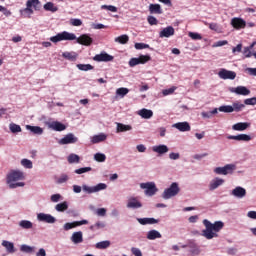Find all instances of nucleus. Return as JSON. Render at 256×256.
Instances as JSON below:
<instances>
[{"label": "nucleus", "instance_id": "1", "mask_svg": "<svg viewBox=\"0 0 256 256\" xmlns=\"http://www.w3.org/2000/svg\"><path fill=\"white\" fill-rule=\"evenodd\" d=\"M77 41L79 45H85L86 47H89V45H92L93 38H91L87 34L81 35L79 38L73 33L63 31L61 33H58L56 36L50 37V41L52 43H59L60 41Z\"/></svg>", "mask_w": 256, "mask_h": 256}, {"label": "nucleus", "instance_id": "2", "mask_svg": "<svg viewBox=\"0 0 256 256\" xmlns=\"http://www.w3.org/2000/svg\"><path fill=\"white\" fill-rule=\"evenodd\" d=\"M203 225L206 228L202 231L203 237L207 239H213L214 237H218L217 233L225 227V224L222 221H216L214 224L211 221L204 219Z\"/></svg>", "mask_w": 256, "mask_h": 256}, {"label": "nucleus", "instance_id": "3", "mask_svg": "<svg viewBox=\"0 0 256 256\" xmlns=\"http://www.w3.org/2000/svg\"><path fill=\"white\" fill-rule=\"evenodd\" d=\"M25 179V174L21 172L20 170H12L7 175V183L9 185L10 189H17V187H25L24 182H17L15 181H23Z\"/></svg>", "mask_w": 256, "mask_h": 256}, {"label": "nucleus", "instance_id": "4", "mask_svg": "<svg viewBox=\"0 0 256 256\" xmlns=\"http://www.w3.org/2000/svg\"><path fill=\"white\" fill-rule=\"evenodd\" d=\"M43 4L39 0H28L26 2V8L20 10V15L24 18L31 19V15L35 11H41Z\"/></svg>", "mask_w": 256, "mask_h": 256}, {"label": "nucleus", "instance_id": "5", "mask_svg": "<svg viewBox=\"0 0 256 256\" xmlns=\"http://www.w3.org/2000/svg\"><path fill=\"white\" fill-rule=\"evenodd\" d=\"M181 191V188H179V184L177 182H173L169 188H166L164 192L162 193L163 199H171L173 197H177Z\"/></svg>", "mask_w": 256, "mask_h": 256}, {"label": "nucleus", "instance_id": "6", "mask_svg": "<svg viewBox=\"0 0 256 256\" xmlns=\"http://www.w3.org/2000/svg\"><path fill=\"white\" fill-rule=\"evenodd\" d=\"M141 189H145V195L153 197L157 193V186L153 182L141 183Z\"/></svg>", "mask_w": 256, "mask_h": 256}, {"label": "nucleus", "instance_id": "7", "mask_svg": "<svg viewBox=\"0 0 256 256\" xmlns=\"http://www.w3.org/2000/svg\"><path fill=\"white\" fill-rule=\"evenodd\" d=\"M82 189H83V191H85V193H88V194L97 193L99 191H103V190L107 189V184L99 183L98 185H96L94 187L83 185Z\"/></svg>", "mask_w": 256, "mask_h": 256}, {"label": "nucleus", "instance_id": "8", "mask_svg": "<svg viewBox=\"0 0 256 256\" xmlns=\"http://www.w3.org/2000/svg\"><path fill=\"white\" fill-rule=\"evenodd\" d=\"M77 141H79V138H77L75 134L69 133L60 139L58 143L59 145H72L77 143Z\"/></svg>", "mask_w": 256, "mask_h": 256}, {"label": "nucleus", "instance_id": "9", "mask_svg": "<svg viewBox=\"0 0 256 256\" xmlns=\"http://www.w3.org/2000/svg\"><path fill=\"white\" fill-rule=\"evenodd\" d=\"M218 77L220 79H224V80L230 79L231 81H233V79H235L237 77V73H235V71H231V70L222 68L218 72Z\"/></svg>", "mask_w": 256, "mask_h": 256}, {"label": "nucleus", "instance_id": "10", "mask_svg": "<svg viewBox=\"0 0 256 256\" xmlns=\"http://www.w3.org/2000/svg\"><path fill=\"white\" fill-rule=\"evenodd\" d=\"M113 59L114 57L109 55L107 52H101L100 54H96L93 58V60L97 61L98 63H109L110 61H113Z\"/></svg>", "mask_w": 256, "mask_h": 256}, {"label": "nucleus", "instance_id": "11", "mask_svg": "<svg viewBox=\"0 0 256 256\" xmlns=\"http://www.w3.org/2000/svg\"><path fill=\"white\" fill-rule=\"evenodd\" d=\"M231 25L234 29L239 31L240 29H245L247 27V22L243 18H232Z\"/></svg>", "mask_w": 256, "mask_h": 256}, {"label": "nucleus", "instance_id": "12", "mask_svg": "<svg viewBox=\"0 0 256 256\" xmlns=\"http://www.w3.org/2000/svg\"><path fill=\"white\" fill-rule=\"evenodd\" d=\"M231 93H236V95H243L244 97L247 95H251V90H249L245 86H237L236 88H230Z\"/></svg>", "mask_w": 256, "mask_h": 256}, {"label": "nucleus", "instance_id": "13", "mask_svg": "<svg viewBox=\"0 0 256 256\" xmlns=\"http://www.w3.org/2000/svg\"><path fill=\"white\" fill-rule=\"evenodd\" d=\"M89 221L87 220H81V221H75V222H67L64 224V230L69 231L70 229H75V227H81V225H87Z\"/></svg>", "mask_w": 256, "mask_h": 256}, {"label": "nucleus", "instance_id": "14", "mask_svg": "<svg viewBox=\"0 0 256 256\" xmlns=\"http://www.w3.org/2000/svg\"><path fill=\"white\" fill-rule=\"evenodd\" d=\"M37 219L38 221H42L43 223H55V221H57V219H55V217H53L51 214H45V213H39L37 215Z\"/></svg>", "mask_w": 256, "mask_h": 256}, {"label": "nucleus", "instance_id": "15", "mask_svg": "<svg viewBox=\"0 0 256 256\" xmlns=\"http://www.w3.org/2000/svg\"><path fill=\"white\" fill-rule=\"evenodd\" d=\"M186 247H189L192 255H199V253H201L199 246H197V243H195L193 240H190L188 244L182 246L183 249H186Z\"/></svg>", "mask_w": 256, "mask_h": 256}, {"label": "nucleus", "instance_id": "16", "mask_svg": "<svg viewBox=\"0 0 256 256\" xmlns=\"http://www.w3.org/2000/svg\"><path fill=\"white\" fill-rule=\"evenodd\" d=\"M173 127L182 133H185V131H191V125H189V122H178L173 124Z\"/></svg>", "mask_w": 256, "mask_h": 256}, {"label": "nucleus", "instance_id": "17", "mask_svg": "<svg viewBox=\"0 0 256 256\" xmlns=\"http://www.w3.org/2000/svg\"><path fill=\"white\" fill-rule=\"evenodd\" d=\"M127 207L128 209H141L143 204L137 198L133 197L128 200Z\"/></svg>", "mask_w": 256, "mask_h": 256}, {"label": "nucleus", "instance_id": "18", "mask_svg": "<svg viewBox=\"0 0 256 256\" xmlns=\"http://www.w3.org/2000/svg\"><path fill=\"white\" fill-rule=\"evenodd\" d=\"M173 35H175V28H173L172 26H168V27L164 28L159 33V37H161V38H163V37L169 38Z\"/></svg>", "mask_w": 256, "mask_h": 256}, {"label": "nucleus", "instance_id": "19", "mask_svg": "<svg viewBox=\"0 0 256 256\" xmlns=\"http://www.w3.org/2000/svg\"><path fill=\"white\" fill-rule=\"evenodd\" d=\"M232 195H234V197H237L238 199H243V197L247 195V190H245V188L241 186H238L232 190Z\"/></svg>", "mask_w": 256, "mask_h": 256}, {"label": "nucleus", "instance_id": "20", "mask_svg": "<svg viewBox=\"0 0 256 256\" xmlns=\"http://www.w3.org/2000/svg\"><path fill=\"white\" fill-rule=\"evenodd\" d=\"M152 151L154 153H158V155H165V153H169V147L165 144H161L158 146H153Z\"/></svg>", "mask_w": 256, "mask_h": 256}, {"label": "nucleus", "instance_id": "21", "mask_svg": "<svg viewBox=\"0 0 256 256\" xmlns=\"http://www.w3.org/2000/svg\"><path fill=\"white\" fill-rule=\"evenodd\" d=\"M227 139L233 140V141H251V136L247 134H239L236 136L228 135Z\"/></svg>", "mask_w": 256, "mask_h": 256}, {"label": "nucleus", "instance_id": "22", "mask_svg": "<svg viewBox=\"0 0 256 256\" xmlns=\"http://www.w3.org/2000/svg\"><path fill=\"white\" fill-rule=\"evenodd\" d=\"M49 128L53 129V131H65V129H67V126L59 121H53L49 124Z\"/></svg>", "mask_w": 256, "mask_h": 256}, {"label": "nucleus", "instance_id": "23", "mask_svg": "<svg viewBox=\"0 0 256 256\" xmlns=\"http://www.w3.org/2000/svg\"><path fill=\"white\" fill-rule=\"evenodd\" d=\"M223 183H225L224 179L221 178H215L214 180H212L209 184V190L210 191H215V189H217L218 187H221V185H223Z\"/></svg>", "mask_w": 256, "mask_h": 256}, {"label": "nucleus", "instance_id": "24", "mask_svg": "<svg viewBox=\"0 0 256 256\" xmlns=\"http://www.w3.org/2000/svg\"><path fill=\"white\" fill-rule=\"evenodd\" d=\"M149 12L152 15H161L163 13V9H161V5H159V4H150Z\"/></svg>", "mask_w": 256, "mask_h": 256}, {"label": "nucleus", "instance_id": "25", "mask_svg": "<svg viewBox=\"0 0 256 256\" xmlns=\"http://www.w3.org/2000/svg\"><path fill=\"white\" fill-rule=\"evenodd\" d=\"M138 223L140 225H155V223H159V220L155 218H138Z\"/></svg>", "mask_w": 256, "mask_h": 256}, {"label": "nucleus", "instance_id": "26", "mask_svg": "<svg viewBox=\"0 0 256 256\" xmlns=\"http://www.w3.org/2000/svg\"><path fill=\"white\" fill-rule=\"evenodd\" d=\"M2 247H5L7 253H11V254L15 253V244H13V242L3 240Z\"/></svg>", "mask_w": 256, "mask_h": 256}, {"label": "nucleus", "instance_id": "27", "mask_svg": "<svg viewBox=\"0 0 256 256\" xmlns=\"http://www.w3.org/2000/svg\"><path fill=\"white\" fill-rule=\"evenodd\" d=\"M161 237V233L157 230H150L147 233V239H149V241H155V239H161Z\"/></svg>", "mask_w": 256, "mask_h": 256}, {"label": "nucleus", "instance_id": "28", "mask_svg": "<svg viewBox=\"0 0 256 256\" xmlns=\"http://www.w3.org/2000/svg\"><path fill=\"white\" fill-rule=\"evenodd\" d=\"M250 126L247 122H238L232 126L234 131H245Z\"/></svg>", "mask_w": 256, "mask_h": 256}, {"label": "nucleus", "instance_id": "29", "mask_svg": "<svg viewBox=\"0 0 256 256\" xmlns=\"http://www.w3.org/2000/svg\"><path fill=\"white\" fill-rule=\"evenodd\" d=\"M71 241H73L76 245L79 243H83V232H74L72 234Z\"/></svg>", "mask_w": 256, "mask_h": 256}, {"label": "nucleus", "instance_id": "30", "mask_svg": "<svg viewBox=\"0 0 256 256\" xmlns=\"http://www.w3.org/2000/svg\"><path fill=\"white\" fill-rule=\"evenodd\" d=\"M26 129L28 131H31L33 135H43V128L39 126H31V125H26Z\"/></svg>", "mask_w": 256, "mask_h": 256}, {"label": "nucleus", "instance_id": "31", "mask_svg": "<svg viewBox=\"0 0 256 256\" xmlns=\"http://www.w3.org/2000/svg\"><path fill=\"white\" fill-rule=\"evenodd\" d=\"M139 115L142 119H151L153 117V111L143 108L139 111Z\"/></svg>", "mask_w": 256, "mask_h": 256}, {"label": "nucleus", "instance_id": "32", "mask_svg": "<svg viewBox=\"0 0 256 256\" xmlns=\"http://www.w3.org/2000/svg\"><path fill=\"white\" fill-rule=\"evenodd\" d=\"M133 127L131 125H125L123 123H117V133H125V131H131Z\"/></svg>", "mask_w": 256, "mask_h": 256}, {"label": "nucleus", "instance_id": "33", "mask_svg": "<svg viewBox=\"0 0 256 256\" xmlns=\"http://www.w3.org/2000/svg\"><path fill=\"white\" fill-rule=\"evenodd\" d=\"M106 139H107V135L105 134L94 135L91 139V143L93 144L102 143V141H105Z\"/></svg>", "mask_w": 256, "mask_h": 256}, {"label": "nucleus", "instance_id": "34", "mask_svg": "<svg viewBox=\"0 0 256 256\" xmlns=\"http://www.w3.org/2000/svg\"><path fill=\"white\" fill-rule=\"evenodd\" d=\"M44 10L51 11V13H57V11H59V8L57 6H55V4L53 2H47L44 5Z\"/></svg>", "mask_w": 256, "mask_h": 256}, {"label": "nucleus", "instance_id": "35", "mask_svg": "<svg viewBox=\"0 0 256 256\" xmlns=\"http://www.w3.org/2000/svg\"><path fill=\"white\" fill-rule=\"evenodd\" d=\"M56 211H58V213H63L65 211H67V209H69V204L67 203V201H64L62 203H59L55 206Z\"/></svg>", "mask_w": 256, "mask_h": 256}, {"label": "nucleus", "instance_id": "36", "mask_svg": "<svg viewBox=\"0 0 256 256\" xmlns=\"http://www.w3.org/2000/svg\"><path fill=\"white\" fill-rule=\"evenodd\" d=\"M115 42L120 43V45H127L129 43V36L126 34L118 36L115 38Z\"/></svg>", "mask_w": 256, "mask_h": 256}, {"label": "nucleus", "instance_id": "37", "mask_svg": "<svg viewBox=\"0 0 256 256\" xmlns=\"http://www.w3.org/2000/svg\"><path fill=\"white\" fill-rule=\"evenodd\" d=\"M62 57H64V59H67L68 61H77V53L75 52H64L62 54Z\"/></svg>", "mask_w": 256, "mask_h": 256}, {"label": "nucleus", "instance_id": "38", "mask_svg": "<svg viewBox=\"0 0 256 256\" xmlns=\"http://www.w3.org/2000/svg\"><path fill=\"white\" fill-rule=\"evenodd\" d=\"M224 169L226 171V175H233L235 171L237 170V165L235 164H226L224 166Z\"/></svg>", "mask_w": 256, "mask_h": 256}, {"label": "nucleus", "instance_id": "39", "mask_svg": "<svg viewBox=\"0 0 256 256\" xmlns=\"http://www.w3.org/2000/svg\"><path fill=\"white\" fill-rule=\"evenodd\" d=\"M232 109L236 113H239L240 111H243L245 109V104L240 103L239 101H236L232 104Z\"/></svg>", "mask_w": 256, "mask_h": 256}, {"label": "nucleus", "instance_id": "40", "mask_svg": "<svg viewBox=\"0 0 256 256\" xmlns=\"http://www.w3.org/2000/svg\"><path fill=\"white\" fill-rule=\"evenodd\" d=\"M253 47H255V43H253L252 45H250L249 47H245L243 50V55L244 57H246V59H249V57H253V53L251 52V50L253 49Z\"/></svg>", "mask_w": 256, "mask_h": 256}, {"label": "nucleus", "instance_id": "41", "mask_svg": "<svg viewBox=\"0 0 256 256\" xmlns=\"http://www.w3.org/2000/svg\"><path fill=\"white\" fill-rule=\"evenodd\" d=\"M19 226L22 229H33V223L29 220H22L19 222Z\"/></svg>", "mask_w": 256, "mask_h": 256}, {"label": "nucleus", "instance_id": "42", "mask_svg": "<svg viewBox=\"0 0 256 256\" xmlns=\"http://www.w3.org/2000/svg\"><path fill=\"white\" fill-rule=\"evenodd\" d=\"M20 251L22 253H35V247H31V246H29L27 244H23L20 247Z\"/></svg>", "mask_w": 256, "mask_h": 256}, {"label": "nucleus", "instance_id": "43", "mask_svg": "<svg viewBox=\"0 0 256 256\" xmlns=\"http://www.w3.org/2000/svg\"><path fill=\"white\" fill-rule=\"evenodd\" d=\"M110 246H111V242L109 240L96 243V249H107Z\"/></svg>", "mask_w": 256, "mask_h": 256}, {"label": "nucleus", "instance_id": "44", "mask_svg": "<svg viewBox=\"0 0 256 256\" xmlns=\"http://www.w3.org/2000/svg\"><path fill=\"white\" fill-rule=\"evenodd\" d=\"M138 61L140 65H145V63H149L151 61V56L150 55H140L138 57Z\"/></svg>", "mask_w": 256, "mask_h": 256}, {"label": "nucleus", "instance_id": "45", "mask_svg": "<svg viewBox=\"0 0 256 256\" xmlns=\"http://www.w3.org/2000/svg\"><path fill=\"white\" fill-rule=\"evenodd\" d=\"M94 159L98 163H105V160L107 159V156H105V154H103V153H96L94 155Z\"/></svg>", "mask_w": 256, "mask_h": 256}, {"label": "nucleus", "instance_id": "46", "mask_svg": "<svg viewBox=\"0 0 256 256\" xmlns=\"http://www.w3.org/2000/svg\"><path fill=\"white\" fill-rule=\"evenodd\" d=\"M218 110L221 111L222 113H233V106L231 105L220 106Z\"/></svg>", "mask_w": 256, "mask_h": 256}, {"label": "nucleus", "instance_id": "47", "mask_svg": "<svg viewBox=\"0 0 256 256\" xmlns=\"http://www.w3.org/2000/svg\"><path fill=\"white\" fill-rule=\"evenodd\" d=\"M77 68L80 71H91V70H93V65H91V64H78Z\"/></svg>", "mask_w": 256, "mask_h": 256}, {"label": "nucleus", "instance_id": "48", "mask_svg": "<svg viewBox=\"0 0 256 256\" xmlns=\"http://www.w3.org/2000/svg\"><path fill=\"white\" fill-rule=\"evenodd\" d=\"M21 165L25 167V169H33V162L29 159H22Z\"/></svg>", "mask_w": 256, "mask_h": 256}, {"label": "nucleus", "instance_id": "49", "mask_svg": "<svg viewBox=\"0 0 256 256\" xmlns=\"http://www.w3.org/2000/svg\"><path fill=\"white\" fill-rule=\"evenodd\" d=\"M81 158L77 154H70L68 156V163H79Z\"/></svg>", "mask_w": 256, "mask_h": 256}, {"label": "nucleus", "instance_id": "50", "mask_svg": "<svg viewBox=\"0 0 256 256\" xmlns=\"http://www.w3.org/2000/svg\"><path fill=\"white\" fill-rule=\"evenodd\" d=\"M127 93H129V89L128 88H118L116 90V95H118L119 97H125V95H127Z\"/></svg>", "mask_w": 256, "mask_h": 256}, {"label": "nucleus", "instance_id": "51", "mask_svg": "<svg viewBox=\"0 0 256 256\" xmlns=\"http://www.w3.org/2000/svg\"><path fill=\"white\" fill-rule=\"evenodd\" d=\"M89 171H92L91 167H84V168H79L74 171L77 175H83V173H89Z\"/></svg>", "mask_w": 256, "mask_h": 256}, {"label": "nucleus", "instance_id": "52", "mask_svg": "<svg viewBox=\"0 0 256 256\" xmlns=\"http://www.w3.org/2000/svg\"><path fill=\"white\" fill-rule=\"evenodd\" d=\"M9 129L11 131V133H21V126L17 125V124H10Z\"/></svg>", "mask_w": 256, "mask_h": 256}, {"label": "nucleus", "instance_id": "53", "mask_svg": "<svg viewBox=\"0 0 256 256\" xmlns=\"http://www.w3.org/2000/svg\"><path fill=\"white\" fill-rule=\"evenodd\" d=\"M71 25H73V27H81L83 25V21H81V19H77V18H72L70 20Z\"/></svg>", "mask_w": 256, "mask_h": 256}, {"label": "nucleus", "instance_id": "54", "mask_svg": "<svg viewBox=\"0 0 256 256\" xmlns=\"http://www.w3.org/2000/svg\"><path fill=\"white\" fill-rule=\"evenodd\" d=\"M214 173H216V175H227V172L225 170V166H223V167H216L214 169Z\"/></svg>", "mask_w": 256, "mask_h": 256}, {"label": "nucleus", "instance_id": "55", "mask_svg": "<svg viewBox=\"0 0 256 256\" xmlns=\"http://www.w3.org/2000/svg\"><path fill=\"white\" fill-rule=\"evenodd\" d=\"M0 13H3V15H5V17H11L12 13L9 9H7L4 6L0 5Z\"/></svg>", "mask_w": 256, "mask_h": 256}, {"label": "nucleus", "instance_id": "56", "mask_svg": "<svg viewBox=\"0 0 256 256\" xmlns=\"http://www.w3.org/2000/svg\"><path fill=\"white\" fill-rule=\"evenodd\" d=\"M101 9H106L107 11H111V13H117V7L112 5H102Z\"/></svg>", "mask_w": 256, "mask_h": 256}, {"label": "nucleus", "instance_id": "57", "mask_svg": "<svg viewBox=\"0 0 256 256\" xmlns=\"http://www.w3.org/2000/svg\"><path fill=\"white\" fill-rule=\"evenodd\" d=\"M175 89H177L176 87H172L169 89H165L162 91V95H164V97H167V95H173L175 93Z\"/></svg>", "mask_w": 256, "mask_h": 256}, {"label": "nucleus", "instance_id": "58", "mask_svg": "<svg viewBox=\"0 0 256 256\" xmlns=\"http://www.w3.org/2000/svg\"><path fill=\"white\" fill-rule=\"evenodd\" d=\"M134 47H135V49H137V50L149 49V44H145V43H135Z\"/></svg>", "mask_w": 256, "mask_h": 256}, {"label": "nucleus", "instance_id": "59", "mask_svg": "<svg viewBox=\"0 0 256 256\" xmlns=\"http://www.w3.org/2000/svg\"><path fill=\"white\" fill-rule=\"evenodd\" d=\"M244 105H256V97L245 99Z\"/></svg>", "mask_w": 256, "mask_h": 256}, {"label": "nucleus", "instance_id": "60", "mask_svg": "<svg viewBox=\"0 0 256 256\" xmlns=\"http://www.w3.org/2000/svg\"><path fill=\"white\" fill-rule=\"evenodd\" d=\"M147 21L149 25H158L159 21L154 16H148Z\"/></svg>", "mask_w": 256, "mask_h": 256}, {"label": "nucleus", "instance_id": "61", "mask_svg": "<svg viewBox=\"0 0 256 256\" xmlns=\"http://www.w3.org/2000/svg\"><path fill=\"white\" fill-rule=\"evenodd\" d=\"M189 37H191V39H193L194 41L202 39L201 34L195 32H190Z\"/></svg>", "mask_w": 256, "mask_h": 256}, {"label": "nucleus", "instance_id": "62", "mask_svg": "<svg viewBox=\"0 0 256 256\" xmlns=\"http://www.w3.org/2000/svg\"><path fill=\"white\" fill-rule=\"evenodd\" d=\"M96 214L98 215V217H105V215H107V209L98 208Z\"/></svg>", "mask_w": 256, "mask_h": 256}, {"label": "nucleus", "instance_id": "63", "mask_svg": "<svg viewBox=\"0 0 256 256\" xmlns=\"http://www.w3.org/2000/svg\"><path fill=\"white\" fill-rule=\"evenodd\" d=\"M130 67H136V65H141L139 62V58H131L129 61Z\"/></svg>", "mask_w": 256, "mask_h": 256}, {"label": "nucleus", "instance_id": "64", "mask_svg": "<svg viewBox=\"0 0 256 256\" xmlns=\"http://www.w3.org/2000/svg\"><path fill=\"white\" fill-rule=\"evenodd\" d=\"M60 199H61V194H53L51 196L52 203H59Z\"/></svg>", "mask_w": 256, "mask_h": 256}]
</instances>
